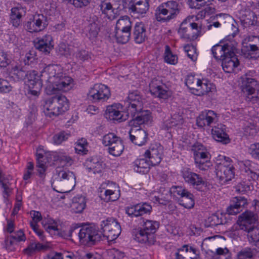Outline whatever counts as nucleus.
Wrapping results in <instances>:
<instances>
[{"instance_id": "37", "label": "nucleus", "mask_w": 259, "mask_h": 259, "mask_svg": "<svg viewBox=\"0 0 259 259\" xmlns=\"http://www.w3.org/2000/svg\"><path fill=\"white\" fill-rule=\"evenodd\" d=\"M36 167L37 170L38 172L39 176L40 178L44 177L45 175V171L47 169L46 162L44 159V154L41 153H38L36 154Z\"/></svg>"}, {"instance_id": "21", "label": "nucleus", "mask_w": 259, "mask_h": 259, "mask_svg": "<svg viewBox=\"0 0 259 259\" xmlns=\"http://www.w3.org/2000/svg\"><path fill=\"white\" fill-rule=\"evenodd\" d=\"M135 221H138L139 224H141L144 229V230L148 233L149 235L152 238L155 239L154 234L159 227L158 222L153 220H146L145 221L142 217L138 218Z\"/></svg>"}, {"instance_id": "56", "label": "nucleus", "mask_w": 259, "mask_h": 259, "mask_svg": "<svg viewBox=\"0 0 259 259\" xmlns=\"http://www.w3.org/2000/svg\"><path fill=\"white\" fill-rule=\"evenodd\" d=\"M58 160L62 166H70L73 163V160L69 155L60 153L58 155Z\"/></svg>"}, {"instance_id": "3", "label": "nucleus", "mask_w": 259, "mask_h": 259, "mask_svg": "<svg viewBox=\"0 0 259 259\" xmlns=\"http://www.w3.org/2000/svg\"><path fill=\"white\" fill-rule=\"evenodd\" d=\"M143 102L137 92L131 93V126L151 123L152 120L151 112L143 110Z\"/></svg>"}, {"instance_id": "12", "label": "nucleus", "mask_w": 259, "mask_h": 259, "mask_svg": "<svg viewBox=\"0 0 259 259\" xmlns=\"http://www.w3.org/2000/svg\"><path fill=\"white\" fill-rule=\"evenodd\" d=\"M123 106L120 104H113L108 106L105 114L107 119L121 122L127 119L128 113L121 111Z\"/></svg>"}, {"instance_id": "51", "label": "nucleus", "mask_w": 259, "mask_h": 259, "mask_svg": "<svg viewBox=\"0 0 259 259\" xmlns=\"http://www.w3.org/2000/svg\"><path fill=\"white\" fill-rule=\"evenodd\" d=\"M148 10V4L146 1L135 5H131V10L134 13L143 14Z\"/></svg>"}, {"instance_id": "23", "label": "nucleus", "mask_w": 259, "mask_h": 259, "mask_svg": "<svg viewBox=\"0 0 259 259\" xmlns=\"http://www.w3.org/2000/svg\"><path fill=\"white\" fill-rule=\"evenodd\" d=\"M222 62L223 69L225 72L227 73L232 72L239 64L238 59L234 52L231 53L229 56L228 55L225 58L223 59Z\"/></svg>"}, {"instance_id": "40", "label": "nucleus", "mask_w": 259, "mask_h": 259, "mask_svg": "<svg viewBox=\"0 0 259 259\" xmlns=\"http://www.w3.org/2000/svg\"><path fill=\"white\" fill-rule=\"evenodd\" d=\"M123 150L124 145L121 139L116 142L113 143L112 146L108 148L109 153L114 156H118L120 155Z\"/></svg>"}, {"instance_id": "54", "label": "nucleus", "mask_w": 259, "mask_h": 259, "mask_svg": "<svg viewBox=\"0 0 259 259\" xmlns=\"http://www.w3.org/2000/svg\"><path fill=\"white\" fill-rule=\"evenodd\" d=\"M100 226L101 227H108L109 228H111L112 230L115 229V227L114 226H118L119 230H121L119 224L117 222L116 219L113 218H108L105 220L102 221Z\"/></svg>"}, {"instance_id": "41", "label": "nucleus", "mask_w": 259, "mask_h": 259, "mask_svg": "<svg viewBox=\"0 0 259 259\" xmlns=\"http://www.w3.org/2000/svg\"><path fill=\"white\" fill-rule=\"evenodd\" d=\"M27 68L28 66L16 65L12 69L14 72L13 74L16 76L19 80L25 79L28 72Z\"/></svg>"}, {"instance_id": "44", "label": "nucleus", "mask_w": 259, "mask_h": 259, "mask_svg": "<svg viewBox=\"0 0 259 259\" xmlns=\"http://www.w3.org/2000/svg\"><path fill=\"white\" fill-rule=\"evenodd\" d=\"M117 40L121 44H125L130 39V26H126L121 29L120 33H117L116 34Z\"/></svg>"}, {"instance_id": "32", "label": "nucleus", "mask_w": 259, "mask_h": 259, "mask_svg": "<svg viewBox=\"0 0 259 259\" xmlns=\"http://www.w3.org/2000/svg\"><path fill=\"white\" fill-rule=\"evenodd\" d=\"M86 199L82 196H76L73 198L71 207L75 213H81L86 207Z\"/></svg>"}, {"instance_id": "1", "label": "nucleus", "mask_w": 259, "mask_h": 259, "mask_svg": "<svg viewBox=\"0 0 259 259\" xmlns=\"http://www.w3.org/2000/svg\"><path fill=\"white\" fill-rule=\"evenodd\" d=\"M46 229L52 235H57L64 238L78 236L80 243L84 245H93L102 240V232L95 226L85 225L80 228L78 224H74L68 231L61 232L58 223L53 221L46 227Z\"/></svg>"}, {"instance_id": "35", "label": "nucleus", "mask_w": 259, "mask_h": 259, "mask_svg": "<svg viewBox=\"0 0 259 259\" xmlns=\"http://www.w3.org/2000/svg\"><path fill=\"white\" fill-rule=\"evenodd\" d=\"M99 7L102 14L105 15L109 19L113 20L115 19L114 11L108 0H102L99 5Z\"/></svg>"}, {"instance_id": "43", "label": "nucleus", "mask_w": 259, "mask_h": 259, "mask_svg": "<svg viewBox=\"0 0 259 259\" xmlns=\"http://www.w3.org/2000/svg\"><path fill=\"white\" fill-rule=\"evenodd\" d=\"M184 119L182 115L180 113H175L172 114L171 119L166 121V125L168 127H171L182 125Z\"/></svg>"}, {"instance_id": "61", "label": "nucleus", "mask_w": 259, "mask_h": 259, "mask_svg": "<svg viewBox=\"0 0 259 259\" xmlns=\"http://www.w3.org/2000/svg\"><path fill=\"white\" fill-rule=\"evenodd\" d=\"M91 0H62L63 2L73 5L76 8H82L87 6Z\"/></svg>"}, {"instance_id": "4", "label": "nucleus", "mask_w": 259, "mask_h": 259, "mask_svg": "<svg viewBox=\"0 0 259 259\" xmlns=\"http://www.w3.org/2000/svg\"><path fill=\"white\" fill-rule=\"evenodd\" d=\"M57 177L52 184L54 189L59 193H68L76 185V177L74 174L67 169L57 167L56 169Z\"/></svg>"}, {"instance_id": "53", "label": "nucleus", "mask_w": 259, "mask_h": 259, "mask_svg": "<svg viewBox=\"0 0 259 259\" xmlns=\"http://www.w3.org/2000/svg\"><path fill=\"white\" fill-rule=\"evenodd\" d=\"M58 52L60 55L68 57L73 54L75 51L72 46L63 43L59 46Z\"/></svg>"}, {"instance_id": "63", "label": "nucleus", "mask_w": 259, "mask_h": 259, "mask_svg": "<svg viewBox=\"0 0 259 259\" xmlns=\"http://www.w3.org/2000/svg\"><path fill=\"white\" fill-rule=\"evenodd\" d=\"M207 220L211 226H215L223 224L222 219L220 218L219 215L217 214H212L208 217Z\"/></svg>"}, {"instance_id": "64", "label": "nucleus", "mask_w": 259, "mask_h": 259, "mask_svg": "<svg viewBox=\"0 0 259 259\" xmlns=\"http://www.w3.org/2000/svg\"><path fill=\"white\" fill-rule=\"evenodd\" d=\"M249 152L253 158L259 160V143L250 145Z\"/></svg>"}, {"instance_id": "26", "label": "nucleus", "mask_w": 259, "mask_h": 259, "mask_svg": "<svg viewBox=\"0 0 259 259\" xmlns=\"http://www.w3.org/2000/svg\"><path fill=\"white\" fill-rule=\"evenodd\" d=\"M115 227V229L112 230L108 227H101L100 231L102 232L101 240H106L108 242L114 241L121 233V230H119L118 227Z\"/></svg>"}, {"instance_id": "48", "label": "nucleus", "mask_w": 259, "mask_h": 259, "mask_svg": "<svg viewBox=\"0 0 259 259\" xmlns=\"http://www.w3.org/2000/svg\"><path fill=\"white\" fill-rule=\"evenodd\" d=\"M46 246L39 242H31L24 251L27 254L31 255L36 251L44 250Z\"/></svg>"}, {"instance_id": "28", "label": "nucleus", "mask_w": 259, "mask_h": 259, "mask_svg": "<svg viewBox=\"0 0 259 259\" xmlns=\"http://www.w3.org/2000/svg\"><path fill=\"white\" fill-rule=\"evenodd\" d=\"M52 37L50 35H46L39 39L35 44V48L39 51L46 54L49 53L53 48Z\"/></svg>"}, {"instance_id": "11", "label": "nucleus", "mask_w": 259, "mask_h": 259, "mask_svg": "<svg viewBox=\"0 0 259 259\" xmlns=\"http://www.w3.org/2000/svg\"><path fill=\"white\" fill-rule=\"evenodd\" d=\"M144 156L148 158L151 165H156L160 163L163 157V148L159 144H152L146 150Z\"/></svg>"}, {"instance_id": "52", "label": "nucleus", "mask_w": 259, "mask_h": 259, "mask_svg": "<svg viewBox=\"0 0 259 259\" xmlns=\"http://www.w3.org/2000/svg\"><path fill=\"white\" fill-rule=\"evenodd\" d=\"M75 144L76 153L82 155L87 153L88 150H87V142L86 139L82 138L78 140Z\"/></svg>"}, {"instance_id": "50", "label": "nucleus", "mask_w": 259, "mask_h": 259, "mask_svg": "<svg viewBox=\"0 0 259 259\" xmlns=\"http://www.w3.org/2000/svg\"><path fill=\"white\" fill-rule=\"evenodd\" d=\"M114 11L121 10L120 5L122 4V9H130V0H108Z\"/></svg>"}, {"instance_id": "15", "label": "nucleus", "mask_w": 259, "mask_h": 259, "mask_svg": "<svg viewBox=\"0 0 259 259\" xmlns=\"http://www.w3.org/2000/svg\"><path fill=\"white\" fill-rule=\"evenodd\" d=\"M254 75V72L249 71L240 77V88L243 93L249 92L257 88L258 82Z\"/></svg>"}, {"instance_id": "20", "label": "nucleus", "mask_w": 259, "mask_h": 259, "mask_svg": "<svg viewBox=\"0 0 259 259\" xmlns=\"http://www.w3.org/2000/svg\"><path fill=\"white\" fill-rule=\"evenodd\" d=\"M247 204V199L244 197H234L230 206L227 208V212L230 215H235L242 211Z\"/></svg>"}, {"instance_id": "58", "label": "nucleus", "mask_w": 259, "mask_h": 259, "mask_svg": "<svg viewBox=\"0 0 259 259\" xmlns=\"http://www.w3.org/2000/svg\"><path fill=\"white\" fill-rule=\"evenodd\" d=\"M185 52H187L188 57L193 62L197 59L198 54L196 49L193 46L186 45L184 47Z\"/></svg>"}, {"instance_id": "16", "label": "nucleus", "mask_w": 259, "mask_h": 259, "mask_svg": "<svg viewBox=\"0 0 259 259\" xmlns=\"http://www.w3.org/2000/svg\"><path fill=\"white\" fill-rule=\"evenodd\" d=\"M238 17L244 27L255 25L257 23L256 15L248 8H243L240 10Z\"/></svg>"}, {"instance_id": "25", "label": "nucleus", "mask_w": 259, "mask_h": 259, "mask_svg": "<svg viewBox=\"0 0 259 259\" xmlns=\"http://www.w3.org/2000/svg\"><path fill=\"white\" fill-rule=\"evenodd\" d=\"M85 164L89 171H92L94 174H100L104 168V164L97 157L88 159Z\"/></svg>"}, {"instance_id": "2", "label": "nucleus", "mask_w": 259, "mask_h": 259, "mask_svg": "<svg viewBox=\"0 0 259 259\" xmlns=\"http://www.w3.org/2000/svg\"><path fill=\"white\" fill-rule=\"evenodd\" d=\"M41 80L45 83V91L48 95L55 94L58 91L67 92L72 87V79L63 73L60 65L49 64L41 71Z\"/></svg>"}, {"instance_id": "60", "label": "nucleus", "mask_w": 259, "mask_h": 259, "mask_svg": "<svg viewBox=\"0 0 259 259\" xmlns=\"http://www.w3.org/2000/svg\"><path fill=\"white\" fill-rule=\"evenodd\" d=\"M234 188L236 192L239 193H244L250 190V186L248 182L243 181L238 184L237 185L235 186Z\"/></svg>"}, {"instance_id": "14", "label": "nucleus", "mask_w": 259, "mask_h": 259, "mask_svg": "<svg viewBox=\"0 0 259 259\" xmlns=\"http://www.w3.org/2000/svg\"><path fill=\"white\" fill-rule=\"evenodd\" d=\"M149 91L152 95L160 99H166L169 94L166 86L161 80L154 78L149 84Z\"/></svg>"}, {"instance_id": "47", "label": "nucleus", "mask_w": 259, "mask_h": 259, "mask_svg": "<svg viewBox=\"0 0 259 259\" xmlns=\"http://www.w3.org/2000/svg\"><path fill=\"white\" fill-rule=\"evenodd\" d=\"M164 59L165 62L171 65H175L178 63L177 56L171 52L170 47L167 45L165 47Z\"/></svg>"}, {"instance_id": "45", "label": "nucleus", "mask_w": 259, "mask_h": 259, "mask_svg": "<svg viewBox=\"0 0 259 259\" xmlns=\"http://www.w3.org/2000/svg\"><path fill=\"white\" fill-rule=\"evenodd\" d=\"M100 197L105 202L114 201L118 199L119 195L111 190L107 189L104 192H101Z\"/></svg>"}, {"instance_id": "8", "label": "nucleus", "mask_w": 259, "mask_h": 259, "mask_svg": "<svg viewBox=\"0 0 259 259\" xmlns=\"http://www.w3.org/2000/svg\"><path fill=\"white\" fill-rule=\"evenodd\" d=\"M48 25L47 17L41 14H36L32 16L25 24L26 30L30 32H36L43 30Z\"/></svg>"}, {"instance_id": "30", "label": "nucleus", "mask_w": 259, "mask_h": 259, "mask_svg": "<svg viewBox=\"0 0 259 259\" xmlns=\"http://www.w3.org/2000/svg\"><path fill=\"white\" fill-rule=\"evenodd\" d=\"M146 36V30L144 24L142 22L136 23L134 31V37L136 42L137 44L143 42Z\"/></svg>"}, {"instance_id": "49", "label": "nucleus", "mask_w": 259, "mask_h": 259, "mask_svg": "<svg viewBox=\"0 0 259 259\" xmlns=\"http://www.w3.org/2000/svg\"><path fill=\"white\" fill-rule=\"evenodd\" d=\"M120 138L113 133H109L104 135L102 139V143L105 146L108 148L112 146V144L118 141Z\"/></svg>"}, {"instance_id": "13", "label": "nucleus", "mask_w": 259, "mask_h": 259, "mask_svg": "<svg viewBox=\"0 0 259 259\" xmlns=\"http://www.w3.org/2000/svg\"><path fill=\"white\" fill-rule=\"evenodd\" d=\"M219 115L214 111L205 110L201 112L196 119V124L200 127L210 126L218 121Z\"/></svg>"}, {"instance_id": "9", "label": "nucleus", "mask_w": 259, "mask_h": 259, "mask_svg": "<svg viewBox=\"0 0 259 259\" xmlns=\"http://www.w3.org/2000/svg\"><path fill=\"white\" fill-rule=\"evenodd\" d=\"M109 89L103 84H95L88 93V98L93 102L105 101L110 97Z\"/></svg>"}, {"instance_id": "24", "label": "nucleus", "mask_w": 259, "mask_h": 259, "mask_svg": "<svg viewBox=\"0 0 259 259\" xmlns=\"http://www.w3.org/2000/svg\"><path fill=\"white\" fill-rule=\"evenodd\" d=\"M152 210V206L147 203L137 204L131 207V221H134V218L141 217L145 214L149 213Z\"/></svg>"}, {"instance_id": "39", "label": "nucleus", "mask_w": 259, "mask_h": 259, "mask_svg": "<svg viewBox=\"0 0 259 259\" xmlns=\"http://www.w3.org/2000/svg\"><path fill=\"white\" fill-rule=\"evenodd\" d=\"M179 203L180 205L186 208L190 209L193 208L195 204L193 195L188 191L184 196L180 197Z\"/></svg>"}, {"instance_id": "6", "label": "nucleus", "mask_w": 259, "mask_h": 259, "mask_svg": "<svg viewBox=\"0 0 259 259\" xmlns=\"http://www.w3.org/2000/svg\"><path fill=\"white\" fill-rule=\"evenodd\" d=\"M69 102L63 95H56L47 100L44 105V113L49 117H56L69 109Z\"/></svg>"}, {"instance_id": "33", "label": "nucleus", "mask_w": 259, "mask_h": 259, "mask_svg": "<svg viewBox=\"0 0 259 259\" xmlns=\"http://www.w3.org/2000/svg\"><path fill=\"white\" fill-rule=\"evenodd\" d=\"M147 138V135L146 132L141 128L137 130L135 135L131 134V141L139 146L145 144Z\"/></svg>"}, {"instance_id": "57", "label": "nucleus", "mask_w": 259, "mask_h": 259, "mask_svg": "<svg viewBox=\"0 0 259 259\" xmlns=\"http://www.w3.org/2000/svg\"><path fill=\"white\" fill-rule=\"evenodd\" d=\"M229 257V250L227 248H218L213 255V259H227Z\"/></svg>"}, {"instance_id": "17", "label": "nucleus", "mask_w": 259, "mask_h": 259, "mask_svg": "<svg viewBox=\"0 0 259 259\" xmlns=\"http://www.w3.org/2000/svg\"><path fill=\"white\" fill-rule=\"evenodd\" d=\"M211 52L216 60L221 61L228 55L229 56L231 53L233 52L232 46L228 44L224 45L217 44L212 48Z\"/></svg>"}, {"instance_id": "55", "label": "nucleus", "mask_w": 259, "mask_h": 259, "mask_svg": "<svg viewBox=\"0 0 259 259\" xmlns=\"http://www.w3.org/2000/svg\"><path fill=\"white\" fill-rule=\"evenodd\" d=\"M255 250L250 248H245L239 251L237 254V259H250L254 254Z\"/></svg>"}, {"instance_id": "38", "label": "nucleus", "mask_w": 259, "mask_h": 259, "mask_svg": "<svg viewBox=\"0 0 259 259\" xmlns=\"http://www.w3.org/2000/svg\"><path fill=\"white\" fill-rule=\"evenodd\" d=\"M165 8L162 4L159 6L155 10V16L157 21L160 22H165L171 20L168 15Z\"/></svg>"}, {"instance_id": "62", "label": "nucleus", "mask_w": 259, "mask_h": 259, "mask_svg": "<svg viewBox=\"0 0 259 259\" xmlns=\"http://www.w3.org/2000/svg\"><path fill=\"white\" fill-rule=\"evenodd\" d=\"M12 88L7 80L0 78V93H8L12 90Z\"/></svg>"}, {"instance_id": "22", "label": "nucleus", "mask_w": 259, "mask_h": 259, "mask_svg": "<svg viewBox=\"0 0 259 259\" xmlns=\"http://www.w3.org/2000/svg\"><path fill=\"white\" fill-rule=\"evenodd\" d=\"M215 92L216 88L213 84L206 80H201L200 79V82H199V85L195 90L194 94L199 96L207 94L210 96V94Z\"/></svg>"}, {"instance_id": "5", "label": "nucleus", "mask_w": 259, "mask_h": 259, "mask_svg": "<svg viewBox=\"0 0 259 259\" xmlns=\"http://www.w3.org/2000/svg\"><path fill=\"white\" fill-rule=\"evenodd\" d=\"M215 169L217 177L222 185L226 184L235 177V169L229 157L219 155Z\"/></svg>"}, {"instance_id": "59", "label": "nucleus", "mask_w": 259, "mask_h": 259, "mask_svg": "<svg viewBox=\"0 0 259 259\" xmlns=\"http://www.w3.org/2000/svg\"><path fill=\"white\" fill-rule=\"evenodd\" d=\"M70 134L65 132H61L54 136L53 138L54 143L57 145L60 144L63 141L67 140Z\"/></svg>"}, {"instance_id": "46", "label": "nucleus", "mask_w": 259, "mask_h": 259, "mask_svg": "<svg viewBox=\"0 0 259 259\" xmlns=\"http://www.w3.org/2000/svg\"><path fill=\"white\" fill-rule=\"evenodd\" d=\"M245 95V100L251 104H255L259 102V89L251 90L249 92L243 93Z\"/></svg>"}, {"instance_id": "18", "label": "nucleus", "mask_w": 259, "mask_h": 259, "mask_svg": "<svg viewBox=\"0 0 259 259\" xmlns=\"http://www.w3.org/2000/svg\"><path fill=\"white\" fill-rule=\"evenodd\" d=\"M213 138L217 141L227 144L230 142L229 136L226 133V126L222 124H218L211 129Z\"/></svg>"}, {"instance_id": "36", "label": "nucleus", "mask_w": 259, "mask_h": 259, "mask_svg": "<svg viewBox=\"0 0 259 259\" xmlns=\"http://www.w3.org/2000/svg\"><path fill=\"white\" fill-rule=\"evenodd\" d=\"M26 79L28 80L29 85L37 86L36 88H40L42 87V81L41 80V74L38 75L37 71L35 70L28 71Z\"/></svg>"}, {"instance_id": "7", "label": "nucleus", "mask_w": 259, "mask_h": 259, "mask_svg": "<svg viewBox=\"0 0 259 259\" xmlns=\"http://www.w3.org/2000/svg\"><path fill=\"white\" fill-rule=\"evenodd\" d=\"M181 175L185 183L198 191H204L206 188V181L199 175L194 172L189 168H183Z\"/></svg>"}, {"instance_id": "29", "label": "nucleus", "mask_w": 259, "mask_h": 259, "mask_svg": "<svg viewBox=\"0 0 259 259\" xmlns=\"http://www.w3.org/2000/svg\"><path fill=\"white\" fill-rule=\"evenodd\" d=\"M151 164L148 160L145 158L138 159L133 163V169L135 171L140 174L147 173Z\"/></svg>"}, {"instance_id": "19", "label": "nucleus", "mask_w": 259, "mask_h": 259, "mask_svg": "<svg viewBox=\"0 0 259 259\" xmlns=\"http://www.w3.org/2000/svg\"><path fill=\"white\" fill-rule=\"evenodd\" d=\"M132 234L133 239L138 242L151 245L155 242V239H152L143 228L134 229Z\"/></svg>"}, {"instance_id": "34", "label": "nucleus", "mask_w": 259, "mask_h": 259, "mask_svg": "<svg viewBox=\"0 0 259 259\" xmlns=\"http://www.w3.org/2000/svg\"><path fill=\"white\" fill-rule=\"evenodd\" d=\"M0 185L3 189V196L5 203L9 201L8 197L12 193L13 189L11 187V184L3 178L2 170L0 168Z\"/></svg>"}, {"instance_id": "10", "label": "nucleus", "mask_w": 259, "mask_h": 259, "mask_svg": "<svg viewBox=\"0 0 259 259\" xmlns=\"http://www.w3.org/2000/svg\"><path fill=\"white\" fill-rule=\"evenodd\" d=\"M256 221V215L252 211L247 210L239 215L237 223L239 229L251 234L254 231Z\"/></svg>"}, {"instance_id": "27", "label": "nucleus", "mask_w": 259, "mask_h": 259, "mask_svg": "<svg viewBox=\"0 0 259 259\" xmlns=\"http://www.w3.org/2000/svg\"><path fill=\"white\" fill-rule=\"evenodd\" d=\"M180 37L186 41H191L197 37L196 33L191 31L190 28L187 25V20L183 21L178 30Z\"/></svg>"}, {"instance_id": "42", "label": "nucleus", "mask_w": 259, "mask_h": 259, "mask_svg": "<svg viewBox=\"0 0 259 259\" xmlns=\"http://www.w3.org/2000/svg\"><path fill=\"white\" fill-rule=\"evenodd\" d=\"M199 82H200V79L196 78L194 75L192 74L187 75L185 81L186 85L191 91V93L193 94H194L195 90L199 85Z\"/></svg>"}, {"instance_id": "31", "label": "nucleus", "mask_w": 259, "mask_h": 259, "mask_svg": "<svg viewBox=\"0 0 259 259\" xmlns=\"http://www.w3.org/2000/svg\"><path fill=\"white\" fill-rule=\"evenodd\" d=\"M166 12H168L169 18L172 19L178 15L180 8L179 4L174 1H169L166 3H162Z\"/></svg>"}]
</instances>
